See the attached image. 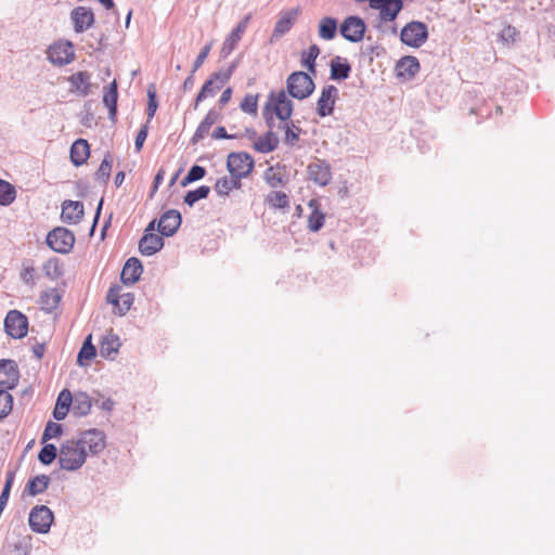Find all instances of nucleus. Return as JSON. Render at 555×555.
Instances as JSON below:
<instances>
[{
  "label": "nucleus",
  "instance_id": "1",
  "mask_svg": "<svg viewBox=\"0 0 555 555\" xmlns=\"http://www.w3.org/2000/svg\"><path fill=\"white\" fill-rule=\"evenodd\" d=\"M87 451L76 439L64 441L60 447L59 464L67 472L78 470L86 463Z\"/></svg>",
  "mask_w": 555,
  "mask_h": 555
},
{
  "label": "nucleus",
  "instance_id": "2",
  "mask_svg": "<svg viewBox=\"0 0 555 555\" xmlns=\"http://www.w3.org/2000/svg\"><path fill=\"white\" fill-rule=\"evenodd\" d=\"M286 87L288 94L297 100L307 99L315 88L312 78L305 72L292 73L286 80Z\"/></svg>",
  "mask_w": 555,
  "mask_h": 555
},
{
  "label": "nucleus",
  "instance_id": "3",
  "mask_svg": "<svg viewBox=\"0 0 555 555\" xmlns=\"http://www.w3.org/2000/svg\"><path fill=\"white\" fill-rule=\"evenodd\" d=\"M264 107H269L281 121L289 120L294 109L293 102L284 90L271 91Z\"/></svg>",
  "mask_w": 555,
  "mask_h": 555
},
{
  "label": "nucleus",
  "instance_id": "4",
  "mask_svg": "<svg viewBox=\"0 0 555 555\" xmlns=\"http://www.w3.org/2000/svg\"><path fill=\"white\" fill-rule=\"evenodd\" d=\"M428 39V28L423 22L412 21L408 23L400 33V40L403 44L420 48Z\"/></svg>",
  "mask_w": 555,
  "mask_h": 555
},
{
  "label": "nucleus",
  "instance_id": "5",
  "mask_svg": "<svg viewBox=\"0 0 555 555\" xmlns=\"http://www.w3.org/2000/svg\"><path fill=\"white\" fill-rule=\"evenodd\" d=\"M47 244L59 254H68L74 247L75 235L66 228L56 227L48 233Z\"/></svg>",
  "mask_w": 555,
  "mask_h": 555
},
{
  "label": "nucleus",
  "instance_id": "6",
  "mask_svg": "<svg viewBox=\"0 0 555 555\" xmlns=\"http://www.w3.org/2000/svg\"><path fill=\"white\" fill-rule=\"evenodd\" d=\"M255 163L246 152H232L227 158V168L230 175L236 178H246L254 169Z\"/></svg>",
  "mask_w": 555,
  "mask_h": 555
},
{
  "label": "nucleus",
  "instance_id": "7",
  "mask_svg": "<svg viewBox=\"0 0 555 555\" xmlns=\"http://www.w3.org/2000/svg\"><path fill=\"white\" fill-rule=\"evenodd\" d=\"M53 512L46 505H36L28 517L30 529L37 533H48L53 524Z\"/></svg>",
  "mask_w": 555,
  "mask_h": 555
},
{
  "label": "nucleus",
  "instance_id": "8",
  "mask_svg": "<svg viewBox=\"0 0 555 555\" xmlns=\"http://www.w3.org/2000/svg\"><path fill=\"white\" fill-rule=\"evenodd\" d=\"M76 440L83 449L88 448L92 455H98L106 447L104 431L96 428L81 431Z\"/></svg>",
  "mask_w": 555,
  "mask_h": 555
},
{
  "label": "nucleus",
  "instance_id": "9",
  "mask_svg": "<svg viewBox=\"0 0 555 555\" xmlns=\"http://www.w3.org/2000/svg\"><path fill=\"white\" fill-rule=\"evenodd\" d=\"M365 29L364 21L356 15L346 17L339 27L340 35L350 42L361 41Z\"/></svg>",
  "mask_w": 555,
  "mask_h": 555
},
{
  "label": "nucleus",
  "instance_id": "10",
  "mask_svg": "<svg viewBox=\"0 0 555 555\" xmlns=\"http://www.w3.org/2000/svg\"><path fill=\"white\" fill-rule=\"evenodd\" d=\"M5 333L12 338H23L27 334L28 320L17 310H11L4 320Z\"/></svg>",
  "mask_w": 555,
  "mask_h": 555
},
{
  "label": "nucleus",
  "instance_id": "11",
  "mask_svg": "<svg viewBox=\"0 0 555 555\" xmlns=\"http://www.w3.org/2000/svg\"><path fill=\"white\" fill-rule=\"evenodd\" d=\"M20 380V371L14 360H0V389L5 391L14 389Z\"/></svg>",
  "mask_w": 555,
  "mask_h": 555
},
{
  "label": "nucleus",
  "instance_id": "12",
  "mask_svg": "<svg viewBox=\"0 0 555 555\" xmlns=\"http://www.w3.org/2000/svg\"><path fill=\"white\" fill-rule=\"evenodd\" d=\"M307 172L309 179L320 186H326L332 181L331 165L320 158H314L308 167Z\"/></svg>",
  "mask_w": 555,
  "mask_h": 555
},
{
  "label": "nucleus",
  "instance_id": "13",
  "mask_svg": "<svg viewBox=\"0 0 555 555\" xmlns=\"http://www.w3.org/2000/svg\"><path fill=\"white\" fill-rule=\"evenodd\" d=\"M251 20V14L245 15L234 27V29L228 35L225 40L223 41L222 48L220 50V56L222 59H227L232 51L235 49L237 43L241 41L244 33L247 29V26Z\"/></svg>",
  "mask_w": 555,
  "mask_h": 555
},
{
  "label": "nucleus",
  "instance_id": "14",
  "mask_svg": "<svg viewBox=\"0 0 555 555\" xmlns=\"http://www.w3.org/2000/svg\"><path fill=\"white\" fill-rule=\"evenodd\" d=\"M74 56V48L69 41L54 43L48 50V60L57 66L69 64Z\"/></svg>",
  "mask_w": 555,
  "mask_h": 555
},
{
  "label": "nucleus",
  "instance_id": "15",
  "mask_svg": "<svg viewBox=\"0 0 555 555\" xmlns=\"http://www.w3.org/2000/svg\"><path fill=\"white\" fill-rule=\"evenodd\" d=\"M338 96V89L333 85L323 87L317 102V114L326 117L333 114L334 105Z\"/></svg>",
  "mask_w": 555,
  "mask_h": 555
},
{
  "label": "nucleus",
  "instance_id": "16",
  "mask_svg": "<svg viewBox=\"0 0 555 555\" xmlns=\"http://www.w3.org/2000/svg\"><path fill=\"white\" fill-rule=\"evenodd\" d=\"M182 222V217L179 210L169 209L165 211L158 221L157 230L166 237L176 234Z\"/></svg>",
  "mask_w": 555,
  "mask_h": 555
},
{
  "label": "nucleus",
  "instance_id": "17",
  "mask_svg": "<svg viewBox=\"0 0 555 555\" xmlns=\"http://www.w3.org/2000/svg\"><path fill=\"white\" fill-rule=\"evenodd\" d=\"M70 20L74 23L75 31L80 34L93 25L94 14L90 8L77 7L70 12Z\"/></svg>",
  "mask_w": 555,
  "mask_h": 555
},
{
  "label": "nucleus",
  "instance_id": "18",
  "mask_svg": "<svg viewBox=\"0 0 555 555\" xmlns=\"http://www.w3.org/2000/svg\"><path fill=\"white\" fill-rule=\"evenodd\" d=\"M222 118L220 111L211 108L208 111L204 119L199 122L196 131L194 132L191 142L193 144L198 143L209 132L212 125L220 121Z\"/></svg>",
  "mask_w": 555,
  "mask_h": 555
},
{
  "label": "nucleus",
  "instance_id": "19",
  "mask_svg": "<svg viewBox=\"0 0 555 555\" xmlns=\"http://www.w3.org/2000/svg\"><path fill=\"white\" fill-rule=\"evenodd\" d=\"M83 204L81 202L64 201L62 204L61 218L63 222L76 224L83 217Z\"/></svg>",
  "mask_w": 555,
  "mask_h": 555
},
{
  "label": "nucleus",
  "instance_id": "20",
  "mask_svg": "<svg viewBox=\"0 0 555 555\" xmlns=\"http://www.w3.org/2000/svg\"><path fill=\"white\" fill-rule=\"evenodd\" d=\"M142 272L143 267L141 261L135 257H131L126 261L121 270V282L125 285H132L140 279Z\"/></svg>",
  "mask_w": 555,
  "mask_h": 555
},
{
  "label": "nucleus",
  "instance_id": "21",
  "mask_svg": "<svg viewBox=\"0 0 555 555\" xmlns=\"http://www.w3.org/2000/svg\"><path fill=\"white\" fill-rule=\"evenodd\" d=\"M90 79L91 74L86 70L73 74L68 78V81L70 83V92L77 93L81 96H87L90 93Z\"/></svg>",
  "mask_w": 555,
  "mask_h": 555
},
{
  "label": "nucleus",
  "instance_id": "22",
  "mask_svg": "<svg viewBox=\"0 0 555 555\" xmlns=\"http://www.w3.org/2000/svg\"><path fill=\"white\" fill-rule=\"evenodd\" d=\"M164 247L162 236L154 233H144L139 241V250L143 256H152Z\"/></svg>",
  "mask_w": 555,
  "mask_h": 555
},
{
  "label": "nucleus",
  "instance_id": "23",
  "mask_svg": "<svg viewBox=\"0 0 555 555\" xmlns=\"http://www.w3.org/2000/svg\"><path fill=\"white\" fill-rule=\"evenodd\" d=\"M297 14H298L297 9L282 12L275 23L273 34H272V39L281 38L286 33H288L296 21Z\"/></svg>",
  "mask_w": 555,
  "mask_h": 555
},
{
  "label": "nucleus",
  "instance_id": "24",
  "mask_svg": "<svg viewBox=\"0 0 555 555\" xmlns=\"http://www.w3.org/2000/svg\"><path fill=\"white\" fill-rule=\"evenodd\" d=\"M117 101H118V86L116 80H113L104 88L103 103L108 108V119L113 122L117 118Z\"/></svg>",
  "mask_w": 555,
  "mask_h": 555
},
{
  "label": "nucleus",
  "instance_id": "25",
  "mask_svg": "<svg viewBox=\"0 0 555 555\" xmlns=\"http://www.w3.org/2000/svg\"><path fill=\"white\" fill-rule=\"evenodd\" d=\"M396 70L398 77L412 79L420 70V62L415 56H403L397 62Z\"/></svg>",
  "mask_w": 555,
  "mask_h": 555
},
{
  "label": "nucleus",
  "instance_id": "26",
  "mask_svg": "<svg viewBox=\"0 0 555 555\" xmlns=\"http://www.w3.org/2000/svg\"><path fill=\"white\" fill-rule=\"evenodd\" d=\"M90 155V145L85 139H77L70 147V160L75 166L83 165Z\"/></svg>",
  "mask_w": 555,
  "mask_h": 555
},
{
  "label": "nucleus",
  "instance_id": "27",
  "mask_svg": "<svg viewBox=\"0 0 555 555\" xmlns=\"http://www.w3.org/2000/svg\"><path fill=\"white\" fill-rule=\"evenodd\" d=\"M331 79L333 80H345L350 76L351 65L346 59L341 56H335L331 60Z\"/></svg>",
  "mask_w": 555,
  "mask_h": 555
},
{
  "label": "nucleus",
  "instance_id": "28",
  "mask_svg": "<svg viewBox=\"0 0 555 555\" xmlns=\"http://www.w3.org/2000/svg\"><path fill=\"white\" fill-rule=\"evenodd\" d=\"M92 401L87 392L78 391L74 395L72 412L76 416H86L90 413Z\"/></svg>",
  "mask_w": 555,
  "mask_h": 555
},
{
  "label": "nucleus",
  "instance_id": "29",
  "mask_svg": "<svg viewBox=\"0 0 555 555\" xmlns=\"http://www.w3.org/2000/svg\"><path fill=\"white\" fill-rule=\"evenodd\" d=\"M279 137L272 130L266 132L254 143V149L262 154L273 152L279 146Z\"/></svg>",
  "mask_w": 555,
  "mask_h": 555
},
{
  "label": "nucleus",
  "instance_id": "30",
  "mask_svg": "<svg viewBox=\"0 0 555 555\" xmlns=\"http://www.w3.org/2000/svg\"><path fill=\"white\" fill-rule=\"evenodd\" d=\"M61 298L62 295L59 292V289L49 288L40 295L39 301L41 304L42 309L51 313L57 308Z\"/></svg>",
  "mask_w": 555,
  "mask_h": 555
},
{
  "label": "nucleus",
  "instance_id": "31",
  "mask_svg": "<svg viewBox=\"0 0 555 555\" xmlns=\"http://www.w3.org/2000/svg\"><path fill=\"white\" fill-rule=\"evenodd\" d=\"M242 179L243 178H236L232 175L230 177H222L217 180L215 191L220 196L229 195L232 190L240 189L242 186Z\"/></svg>",
  "mask_w": 555,
  "mask_h": 555
},
{
  "label": "nucleus",
  "instance_id": "32",
  "mask_svg": "<svg viewBox=\"0 0 555 555\" xmlns=\"http://www.w3.org/2000/svg\"><path fill=\"white\" fill-rule=\"evenodd\" d=\"M338 29V22L336 18L326 16L321 18L319 23V36L323 40H332L336 37Z\"/></svg>",
  "mask_w": 555,
  "mask_h": 555
},
{
  "label": "nucleus",
  "instance_id": "33",
  "mask_svg": "<svg viewBox=\"0 0 555 555\" xmlns=\"http://www.w3.org/2000/svg\"><path fill=\"white\" fill-rule=\"evenodd\" d=\"M120 347L119 337L114 334L105 335L101 341L100 353L103 358L109 359L118 352Z\"/></svg>",
  "mask_w": 555,
  "mask_h": 555
},
{
  "label": "nucleus",
  "instance_id": "34",
  "mask_svg": "<svg viewBox=\"0 0 555 555\" xmlns=\"http://www.w3.org/2000/svg\"><path fill=\"white\" fill-rule=\"evenodd\" d=\"M312 211L308 218V229L311 232H318L324 225L325 215L319 209V204L315 199L309 202Z\"/></svg>",
  "mask_w": 555,
  "mask_h": 555
},
{
  "label": "nucleus",
  "instance_id": "35",
  "mask_svg": "<svg viewBox=\"0 0 555 555\" xmlns=\"http://www.w3.org/2000/svg\"><path fill=\"white\" fill-rule=\"evenodd\" d=\"M91 339H92V336L89 335L85 339V341H83V344H82V346H81V348H80V350L78 352L77 364L79 366L88 365V362L93 360L95 358V356H96V348L93 346Z\"/></svg>",
  "mask_w": 555,
  "mask_h": 555
},
{
  "label": "nucleus",
  "instance_id": "36",
  "mask_svg": "<svg viewBox=\"0 0 555 555\" xmlns=\"http://www.w3.org/2000/svg\"><path fill=\"white\" fill-rule=\"evenodd\" d=\"M220 89V85L214 82V79L209 78L208 80H206L203 87L201 88L197 96L195 98L193 108L197 109L201 102H203L207 98L215 96Z\"/></svg>",
  "mask_w": 555,
  "mask_h": 555
},
{
  "label": "nucleus",
  "instance_id": "37",
  "mask_svg": "<svg viewBox=\"0 0 555 555\" xmlns=\"http://www.w3.org/2000/svg\"><path fill=\"white\" fill-rule=\"evenodd\" d=\"M50 483V477L48 475H38L28 480L26 489L33 496L43 493Z\"/></svg>",
  "mask_w": 555,
  "mask_h": 555
},
{
  "label": "nucleus",
  "instance_id": "38",
  "mask_svg": "<svg viewBox=\"0 0 555 555\" xmlns=\"http://www.w3.org/2000/svg\"><path fill=\"white\" fill-rule=\"evenodd\" d=\"M320 54V48L317 44L309 47L301 56V66L307 68L310 73L315 74V60Z\"/></svg>",
  "mask_w": 555,
  "mask_h": 555
},
{
  "label": "nucleus",
  "instance_id": "39",
  "mask_svg": "<svg viewBox=\"0 0 555 555\" xmlns=\"http://www.w3.org/2000/svg\"><path fill=\"white\" fill-rule=\"evenodd\" d=\"M209 193H210V188L209 186L201 185V186H198L195 190H191V191L186 192V194L184 195L183 201H184V203L188 206L192 207L199 199L207 198Z\"/></svg>",
  "mask_w": 555,
  "mask_h": 555
},
{
  "label": "nucleus",
  "instance_id": "40",
  "mask_svg": "<svg viewBox=\"0 0 555 555\" xmlns=\"http://www.w3.org/2000/svg\"><path fill=\"white\" fill-rule=\"evenodd\" d=\"M266 202L270 207L276 209H284L288 207L289 204L288 196L281 191H273L268 194Z\"/></svg>",
  "mask_w": 555,
  "mask_h": 555
},
{
  "label": "nucleus",
  "instance_id": "41",
  "mask_svg": "<svg viewBox=\"0 0 555 555\" xmlns=\"http://www.w3.org/2000/svg\"><path fill=\"white\" fill-rule=\"evenodd\" d=\"M57 448L52 443H46L38 454V460L43 465H50L57 457Z\"/></svg>",
  "mask_w": 555,
  "mask_h": 555
},
{
  "label": "nucleus",
  "instance_id": "42",
  "mask_svg": "<svg viewBox=\"0 0 555 555\" xmlns=\"http://www.w3.org/2000/svg\"><path fill=\"white\" fill-rule=\"evenodd\" d=\"M283 125H280V129H285V143L293 145L296 141L299 140V134L301 129L298 126H295L293 121H282Z\"/></svg>",
  "mask_w": 555,
  "mask_h": 555
},
{
  "label": "nucleus",
  "instance_id": "43",
  "mask_svg": "<svg viewBox=\"0 0 555 555\" xmlns=\"http://www.w3.org/2000/svg\"><path fill=\"white\" fill-rule=\"evenodd\" d=\"M113 166V158L109 153H107L102 163L100 164L99 169L95 172V179L106 182L109 179L111 171Z\"/></svg>",
  "mask_w": 555,
  "mask_h": 555
},
{
  "label": "nucleus",
  "instance_id": "44",
  "mask_svg": "<svg viewBox=\"0 0 555 555\" xmlns=\"http://www.w3.org/2000/svg\"><path fill=\"white\" fill-rule=\"evenodd\" d=\"M205 176L206 169L204 167L199 165H193L181 181V185L184 188L195 181L203 179Z\"/></svg>",
  "mask_w": 555,
  "mask_h": 555
},
{
  "label": "nucleus",
  "instance_id": "45",
  "mask_svg": "<svg viewBox=\"0 0 555 555\" xmlns=\"http://www.w3.org/2000/svg\"><path fill=\"white\" fill-rule=\"evenodd\" d=\"M63 434V427L61 424L49 421L44 427L41 442L44 443L50 439L57 438Z\"/></svg>",
  "mask_w": 555,
  "mask_h": 555
},
{
  "label": "nucleus",
  "instance_id": "46",
  "mask_svg": "<svg viewBox=\"0 0 555 555\" xmlns=\"http://www.w3.org/2000/svg\"><path fill=\"white\" fill-rule=\"evenodd\" d=\"M14 198V188L9 182L0 180V205H10Z\"/></svg>",
  "mask_w": 555,
  "mask_h": 555
},
{
  "label": "nucleus",
  "instance_id": "47",
  "mask_svg": "<svg viewBox=\"0 0 555 555\" xmlns=\"http://www.w3.org/2000/svg\"><path fill=\"white\" fill-rule=\"evenodd\" d=\"M13 408V397L8 391L0 389V420L7 417Z\"/></svg>",
  "mask_w": 555,
  "mask_h": 555
},
{
  "label": "nucleus",
  "instance_id": "48",
  "mask_svg": "<svg viewBox=\"0 0 555 555\" xmlns=\"http://www.w3.org/2000/svg\"><path fill=\"white\" fill-rule=\"evenodd\" d=\"M241 109L244 113L250 114V115H257L258 111V94H247L244 96L243 101L240 105Z\"/></svg>",
  "mask_w": 555,
  "mask_h": 555
},
{
  "label": "nucleus",
  "instance_id": "49",
  "mask_svg": "<svg viewBox=\"0 0 555 555\" xmlns=\"http://www.w3.org/2000/svg\"><path fill=\"white\" fill-rule=\"evenodd\" d=\"M13 480H14V473L13 472H9L7 474V479H5V483H4V487L2 489V492L0 494V513L2 514V512L4 511L7 504H8V501H9V498H10V492H11V488H12V485H13Z\"/></svg>",
  "mask_w": 555,
  "mask_h": 555
},
{
  "label": "nucleus",
  "instance_id": "50",
  "mask_svg": "<svg viewBox=\"0 0 555 555\" xmlns=\"http://www.w3.org/2000/svg\"><path fill=\"white\" fill-rule=\"evenodd\" d=\"M44 274L54 280L62 275V268L59 264V259H49L42 267Z\"/></svg>",
  "mask_w": 555,
  "mask_h": 555
},
{
  "label": "nucleus",
  "instance_id": "51",
  "mask_svg": "<svg viewBox=\"0 0 555 555\" xmlns=\"http://www.w3.org/2000/svg\"><path fill=\"white\" fill-rule=\"evenodd\" d=\"M158 107V103L156 100V92L154 89L149 88L147 90V108H146V115H147V124L153 119L156 111Z\"/></svg>",
  "mask_w": 555,
  "mask_h": 555
},
{
  "label": "nucleus",
  "instance_id": "52",
  "mask_svg": "<svg viewBox=\"0 0 555 555\" xmlns=\"http://www.w3.org/2000/svg\"><path fill=\"white\" fill-rule=\"evenodd\" d=\"M264 180L271 188H278L284 183L282 175L272 167L264 171Z\"/></svg>",
  "mask_w": 555,
  "mask_h": 555
},
{
  "label": "nucleus",
  "instance_id": "53",
  "mask_svg": "<svg viewBox=\"0 0 555 555\" xmlns=\"http://www.w3.org/2000/svg\"><path fill=\"white\" fill-rule=\"evenodd\" d=\"M134 300V296L131 293H124L120 296L119 307H116L118 309L119 315L126 314Z\"/></svg>",
  "mask_w": 555,
  "mask_h": 555
},
{
  "label": "nucleus",
  "instance_id": "54",
  "mask_svg": "<svg viewBox=\"0 0 555 555\" xmlns=\"http://www.w3.org/2000/svg\"><path fill=\"white\" fill-rule=\"evenodd\" d=\"M518 36V30L512 25L505 26L500 33L501 40L506 43H514Z\"/></svg>",
  "mask_w": 555,
  "mask_h": 555
},
{
  "label": "nucleus",
  "instance_id": "55",
  "mask_svg": "<svg viewBox=\"0 0 555 555\" xmlns=\"http://www.w3.org/2000/svg\"><path fill=\"white\" fill-rule=\"evenodd\" d=\"M74 395L68 389H63L56 400V404L65 408V412H68L73 406Z\"/></svg>",
  "mask_w": 555,
  "mask_h": 555
},
{
  "label": "nucleus",
  "instance_id": "56",
  "mask_svg": "<svg viewBox=\"0 0 555 555\" xmlns=\"http://www.w3.org/2000/svg\"><path fill=\"white\" fill-rule=\"evenodd\" d=\"M211 46H212V43L209 42L202 48V50L199 51L197 57L195 59V61L193 63L192 74H194L203 65V63L205 62V60L207 59V56L211 50Z\"/></svg>",
  "mask_w": 555,
  "mask_h": 555
},
{
  "label": "nucleus",
  "instance_id": "57",
  "mask_svg": "<svg viewBox=\"0 0 555 555\" xmlns=\"http://www.w3.org/2000/svg\"><path fill=\"white\" fill-rule=\"evenodd\" d=\"M21 279L24 283L28 284V285H34L35 284V279H36V270L33 266H26L24 264L23 266V270L21 272Z\"/></svg>",
  "mask_w": 555,
  "mask_h": 555
},
{
  "label": "nucleus",
  "instance_id": "58",
  "mask_svg": "<svg viewBox=\"0 0 555 555\" xmlns=\"http://www.w3.org/2000/svg\"><path fill=\"white\" fill-rule=\"evenodd\" d=\"M120 292H121V286H119V285L112 286L108 289L106 299L114 307H119V301H120V296H121Z\"/></svg>",
  "mask_w": 555,
  "mask_h": 555
},
{
  "label": "nucleus",
  "instance_id": "59",
  "mask_svg": "<svg viewBox=\"0 0 555 555\" xmlns=\"http://www.w3.org/2000/svg\"><path fill=\"white\" fill-rule=\"evenodd\" d=\"M230 78L231 69L219 70L210 76V79H214V82L220 85L221 88L230 80Z\"/></svg>",
  "mask_w": 555,
  "mask_h": 555
},
{
  "label": "nucleus",
  "instance_id": "60",
  "mask_svg": "<svg viewBox=\"0 0 555 555\" xmlns=\"http://www.w3.org/2000/svg\"><path fill=\"white\" fill-rule=\"evenodd\" d=\"M147 133H149V124L146 122L145 125H143L139 132L137 133V137H135V141H134V146H135V150L137 151H140L147 138Z\"/></svg>",
  "mask_w": 555,
  "mask_h": 555
},
{
  "label": "nucleus",
  "instance_id": "61",
  "mask_svg": "<svg viewBox=\"0 0 555 555\" xmlns=\"http://www.w3.org/2000/svg\"><path fill=\"white\" fill-rule=\"evenodd\" d=\"M211 137L216 140H221V139H235L238 135L237 134H228L225 128L222 126H219L215 129Z\"/></svg>",
  "mask_w": 555,
  "mask_h": 555
},
{
  "label": "nucleus",
  "instance_id": "62",
  "mask_svg": "<svg viewBox=\"0 0 555 555\" xmlns=\"http://www.w3.org/2000/svg\"><path fill=\"white\" fill-rule=\"evenodd\" d=\"M262 116H263V119H264L266 125L268 126L269 130H272L275 125L274 118H276L274 113H271L269 111V107H263Z\"/></svg>",
  "mask_w": 555,
  "mask_h": 555
},
{
  "label": "nucleus",
  "instance_id": "63",
  "mask_svg": "<svg viewBox=\"0 0 555 555\" xmlns=\"http://www.w3.org/2000/svg\"><path fill=\"white\" fill-rule=\"evenodd\" d=\"M164 177H165V170L163 168H160L157 173L155 175V178H154V181H153V186H152V194L153 195L155 192H157L159 185L162 184L163 180H164Z\"/></svg>",
  "mask_w": 555,
  "mask_h": 555
},
{
  "label": "nucleus",
  "instance_id": "64",
  "mask_svg": "<svg viewBox=\"0 0 555 555\" xmlns=\"http://www.w3.org/2000/svg\"><path fill=\"white\" fill-rule=\"evenodd\" d=\"M33 354L34 357L37 359V360H40L43 354H44V351H46V347H44V344H35L34 347H33Z\"/></svg>",
  "mask_w": 555,
  "mask_h": 555
}]
</instances>
